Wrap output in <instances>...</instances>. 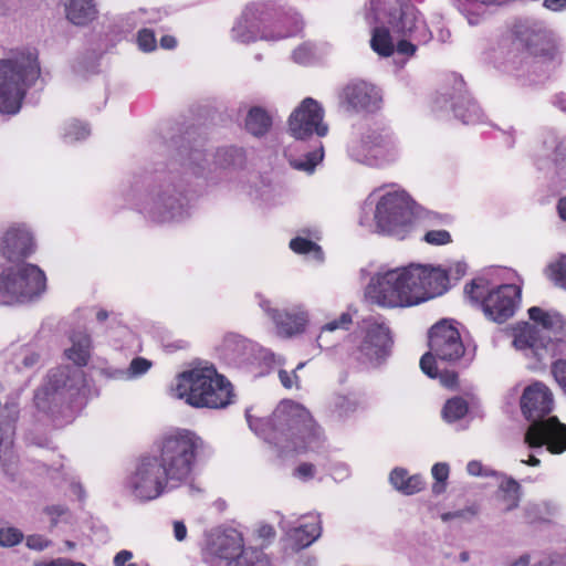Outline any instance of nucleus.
Masks as SVG:
<instances>
[{
  "label": "nucleus",
  "mask_w": 566,
  "mask_h": 566,
  "mask_svg": "<svg viewBox=\"0 0 566 566\" xmlns=\"http://www.w3.org/2000/svg\"><path fill=\"white\" fill-rule=\"evenodd\" d=\"M175 144L166 168L148 179L145 193L136 203L139 212L155 223L178 222L189 216L187 188L208 168L203 149L184 138Z\"/></svg>",
  "instance_id": "nucleus-1"
},
{
  "label": "nucleus",
  "mask_w": 566,
  "mask_h": 566,
  "mask_svg": "<svg viewBox=\"0 0 566 566\" xmlns=\"http://www.w3.org/2000/svg\"><path fill=\"white\" fill-rule=\"evenodd\" d=\"M202 440L189 430L166 436L158 453L140 458L127 478L125 489L136 501L146 502L160 496L166 490L186 482L195 467Z\"/></svg>",
  "instance_id": "nucleus-2"
},
{
  "label": "nucleus",
  "mask_w": 566,
  "mask_h": 566,
  "mask_svg": "<svg viewBox=\"0 0 566 566\" xmlns=\"http://www.w3.org/2000/svg\"><path fill=\"white\" fill-rule=\"evenodd\" d=\"M370 11L365 19L371 29L370 46L380 56L397 53L413 56L418 44H427L432 33L421 12L410 0H394V4L382 11L375 0H370Z\"/></svg>",
  "instance_id": "nucleus-3"
},
{
  "label": "nucleus",
  "mask_w": 566,
  "mask_h": 566,
  "mask_svg": "<svg viewBox=\"0 0 566 566\" xmlns=\"http://www.w3.org/2000/svg\"><path fill=\"white\" fill-rule=\"evenodd\" d=\"M446 275L424 265L411 264L378 272L371 277L366 295L384 307H406L443 294Z\"/></svg>",
  "instance_id": "nucleus-4"
},
{
  "label": "nucleus",
  "mask_w": 566,
  "mask_h": 566,
  "mask_svg": "<svg viewBox=\"0 0 566 566\" xmlns=\"http://www.w3.org/2000/svg\"><path fill=\"white\" fill-rule=\"evenodd\" d=\"M251 430L282 452L305 451L319 439L321 430L311 413L301 405L284 400L270 417L255 418L247 411Z\"/></svg>",
  "instance_id": "nucleus-5"
},
{
  "label": "nucleus",
  "mask_w": 566,
  "mask_h": 566,
  "mask_svg": "<svg viewBox=\"0 0 566 566\" xmlns=\"http://www.w3.org/2000/svg\"><path fill=\"white\" fill-rule=\"evenodd\" d=\"M553 408L549 388L535 381L527 386L521 397V409L531 422L525 432V443L532 449L546 446L548 452L560 454L566 451V424L556 417H546Z\"/></svg>",
  "instance_id": "nucleus-6"
},
{
  "label": "nucleus",
  "mask_w": 566,
  "mask_h": 566,
  "mask_svg": "<svg viewBox=\"0 0 566 566\" xmlns=\"http://www.w3.org/2000/svg\"><path fill=\"white\" fill-rule=\"evenodd\" d=\"M416 202L400 189L373 191L364 201L359 224L373 233L400 235L412 224Z\"/></svg>",
  "instance_id": "nucleus-7"
},
{
  "label": "nucleus",
  "mask_w": 566,
  "mask_h": 566,
  "mask_svg": "<svg viewBox=\"0 0 566 566\" xmlns=\"http://www.w3.org/2000/svg\"><path fill=\"white\" fill-rule=\"evenodd\" d=\"M40 73L35 51H10L0 59V113L17 114L28 88L35 83Z\"/></svg>",
  "instance_id": "nucleus-8"
},
{
  "label": "nucleus",
  "mask_w": 566,
  "mask_h": 566,
  "mask_svg": "<svg viewBox=\"0 0 566 566\" xmlns=\"http://www.w3.org/2000/svg\"><path fill=\"white\" fill-rule=\"evenodd\" d=\"M171 395L196 408H224L233 397L232 385L214 367H199L180 374Z\"/></svg>",
  "instance_id": "nucleus-9"
},
{
  "label": "nucleus",
  "mask_w": 566,
  "mask_h": 566,
  "mask_svg": "<svg viewBox=\"0 0 566 566\" xmlns=\"http://www.w3.org/2000/svg\"><path fill=\"white\" fill-rule=\"evenodd\" d=\"M465 353L458 328L449 321L442 319L429 331V352L420 359L421 370L430 378H439L446 387H452L457 374L447 370V365L459 361Z\"/></svg>",
  "instance_id": "nucleus-10"
},
{
  "label": "nucleus",
  "mask_w": 566,
  "mask_h": 566,
  "mask_svg": "<svg viewBox=\"0 0 566 566\" xmlns=\"http://www.w3.org/2000/svg\"><path fill=\"white\" fill-rule=\"evenodd\" d=\"M528 315L532 321L541 324L543 329L525 323L515 332L514 347L523 352L525 356L534 357L537 361L564 354L566 352V343L559 338L552 339L545 335L546 332L563 326L562 316L558 313L545 312L537 306L531 307Z\"/></svg>",
  "instance_id": "nucleus-11"
},
{
  "label": "nucleus",
  "mask_w": 566,
  "mask_h": 566,
  "mask_svg": "<svg viewBox=\"0 0 566 566\" xmlns=\"http://www.w3.org/2000/svg\"><path fill=\"white\" fill-rule=\"evenodd\" d=\"M347 155L357 164L382 169L400 158L401 147L398 138L388 128H371L349 142Z\"/></svg>",
  "instance_id": "nucleus-12"
},
{
  "label": "nucleus",
  "mask_w": 566,
  "mask_h": 566,
  "mask_svg": "<svg viewBox=\"0 0 566 566\" xmlns=\"http://www.w3.org/2000/svg\"><path fill=\"white\" fill-rule=\"evenodd\" d=\"M46 286L44 272L34 264H0V305L25 303L39 297Z\"/></svg>",
  "instance_id": "nucleus-13"
},
{
  "label": "nucleus",
  "mask_w": 566,
  "mask_h": 566,
  "mask_svg": "<svg viewBox=\"0 0 566 566\" xmlns=\"http://www.w3.org/2000/svg\"><path fill=\"white\" fill-rule=\"evenodd\" d=\"M207 566H271L270 558L261 549L245 547L244 538L237 530L217 535L203 551Z\"/></svg>",
  "instance_id": "nucleus-14"
},
{
  "label": "nucleus",
  "mask_w": 566,
  "mask_h": 566,
  "mask_svg": "<svg viewBox=\"0 0 566 566\" xmlns=\"http://www.w3.org/2000/svg\"><path fill=\"white\" fill-rule=\"evenodd\" d=\"M465 293L482 303L484 314L496 323H503L513 316L521 291L514 284H503L489 289L485 279L479 277L465 286Z\"/></svg>",
  "instance_id": "nucleus-15"
},
{
  "label": "nucleus",
  "mask_w": 566,
  "mask_h": 566,
  "mask_svg": "<svg viewBox=\"0 0 566 566\" xmlns=\"http://www.w3.org/2000/svg\"><path fill=\"white\" fill-rule=\"evenodd\" d=\"M524 41L530 53L525 67L531 83L546 78L558 63V49L552 31L534 25L526 30Z\"/></svg>",
  "instance_id": "nucleus-16"
},
{
  "label": "nucleus",
  "mask_w": 566,
  "mask_h": 566,
  "mask_svg": "<svg viewBox=\"0 0 566 566\" xmlns=\"http://www.w3.org/2000/svg\"><path fill=\"white\" fill-rule=\"evenodd\" d=\"M84 387V373L78 368L59 367L52 369L46 382L34 396L35 403L41 410H49L51 405L72 403Z\"/></svg>",
  "instance_id": "nucleus-17"
},
{
  "label": "nucleus",
  "mask_w": 566,
  "mask_h": 566,
  "mask_svg": "<svg viewBox=\"0 0 566 566\" xmlns=\"http://www.w3.org/2000/svg\"><path fill=\"white\" fill-rule=\"evenodd\" d=\"M279 8L270 1L248 3L231 30L234 41L251 43L259 39L271 40L273 34L266 32V27L274 24Z\"/></svg>",
  "instance_id": "nucleus-18"
},
{
  "label": "nucleus",
  "mask_w": 566,
  "mask_h": 566,
  "mask_svg": "<svg viewBox=\"0 0 566 566\" xmlns=\"http://www.w3.org/2000/svg\"><path fill=\"white\" fill-rule=\"evenodd\" d=\"M289 130L300 140L326 136L328 126L324 123V109L321 104L312 97L304 98L290 115Z\"/></svg>",
  "instance_id": "nucleus-19"
},
{
  "label": "nucleus",
  "mask_w": 566,
  "mask_h": 566,
  "mask_svg": "<svg viewBox=\"0 0 566 566\" xmlns=\"http://www.w3.org/2000/svg\"><path fill=\"white\" fill-rule=\"evenodd\" d=\"M360 329L364 336L358 347L359 359L370 364H379L389 355L391 345L389 328L384 322L369 316L361 321Z\"/></svg>",
  "instance_id": "nucleus-20"
},
{
  "label": "nucleus",
  "mask_w": 566,
  "mask_h": 566,
  "mask_svg": "<svg viewBox=\"0 0 566 566\" xmlns=\"http://www.w3.org/2000/svg\"><path fill=\"white\" fill-rule=\"evenodd\" d=\"M258 346L238 334H227L219 347V355L224 363L235 368H247L258 359Z\"/></svg>",
  "instance_id": "nucleus-21"
},
{
  "label": "nucleus",
  "mask_w": 566,
  "mask_h": 566,
  "mask_svg": "<svg viewBox=\"0 0 566 566\" xmlns=\"http://www.w3.org/2000/svg\"><path fill=\"white\" fill-rule=\"evenodd\" d=\"M259 304L274 323L279 335L293 337L305 331L308 322V314L301 306L280 311L277 308H273L270 301L265 298H261Z\"/></svg>",
  "instance_id": "nucleus-22"
},
{
  "label": "nucleus",
  "mask_w": 566,
  "mask_h": 566,
  "mask_svg": "<svg viewBox=\"0 0 566 566\" xmlns=\"http://www.w3.org/2000/svg\"><path fill=\"white\" fill-rule=\"evenodd\" d=\"M454 94L450 97V107L464 124H476L483 119V112L480 106L473 101L464 90V82L462 78L454 80ZM449 101L447 98L437 99L440 108H444Z\"/></svg>",
  "instance_id": "nucleus-23"
},
{
  "label": "nucleus",
  "mask_w": 566,
  "mask_h": 566,
  "mask_svg": "<svg viewBox=\"0 0 566 566\" xmlns=\"http://www.w3.org/2000/svg\"><path fill=\"white\" fill-rule=\"evenodd\" d=\"M33 248V238L25 227H10L0 240V252L8 260L27 256Z\"/></svg>",
  "instance_id": "nucleus-24"
},
{
  "label": "nucleus",
  "mask_w": 566,
  "mask_h": 566,
  "mask_svg": "<svg viewBox=\"0 0 566 566\" xmlns=\"http://www.w3.org/2000/svg\"><path fill=\"white\" fill-rule=\"evenodd\" d=\"M343 96L348 105L357 111L376 108L380 98L376 87L366 82L348 84L343 91Z\"/></svg>",
  "instance_id": "nucleus-25"
},
{
  "label": "nucleus",
  "mask_w": 566,
  "mask_h": 566,
  "mask_svg": "<svg viewBox=\"0 0 566 566\" xmlns=\"http://www.w3.org/2000/svg\"><path fill=\"white\" fill-rule=\"evenodd\" d=\"M358 408V401L348 395L340 392L331 394L323 406L324 413L331 420H344Z\"/></svg>",
  "instance_id": "nucleus-26"
},
{
  "label": "nucleus",
  "mask_w": 566,
  "mask_h": 566,
  "mask_svg": "<svg viewBox=\"0 0 566 566\" xmlns=\"http://www.w3.org/2000/svg\"><path fill=\"white\" fill-rule=\"evenodd\" d=\"M321 533L322 526L318 516L311 517L310 522L286 530V535L296 551L310 546L321 536Z\"/></svg>",
  "instance_id": "nucleus-27"
},
{
  "label": "nucleus",
  "mask_w": 566,
  "mask_h": 566,
  "mask_svg": "<svg viewBox=\"0 0 566 566\" xmlns=\"http://www.w3.org/2000/svg\"><path fill=\"white\" fill-rule=\"evenodd\" d=\"M389 482L395 490L405 495H412L418 493L426 485L422 475H410L403 468H395L389 474Z\"/></svg>",
  "instance_id": "nucleus-28"
},
{
  "label": "nucleus",
  "mask_w": 566,
  "mask_h": 566,
  "mask_svg": "<svg viewBox=\"0 0 566 566\" xmlns=\"http://www.w3.org/2000/svg\"><path fill=\"white\" fill-rule=\"evenodd\" d=\"M71 347L65 349L66 357L77 366H85L91 356V337L84 331H75L70 336Z\"/></svg>",
  "instance_id": "nucleus-29"
},
{
  "label": "nucleus",
  "mask_w": 566,
  "mask_h": 566,
  "mask_svg": "<svg viewBox=\"0 0 566 566\" xmlns=\"http://www.w3.org/2000/svg\"><path fill=\"white\" fill-rule=\"evenodd\" d=\"M501 481L497 489V499L503 504V511L510 512L518 507L522 496V489L520 483L504 474L499 475Z\"/></svg>",
  "instance_id": "nucleus-30"
},
{
  "label": "nucleus",
  "mask_w": 566,
  "mask_h": 566,
  "mask_svg": "<svg viewBox=\"0 0 566 566\" xmlns=\"http://www.w3.org/2000/svg\"><path fill=\"white\" fill-rule=\"evenodd\" d=\"M272 122V116L266 109L253 106L247 114L244 127L251 135L262 137L270 132Z\"/></svg>",
  "instance_id": "nucleus-31"
},
{
  "label": "nucleus",
  "mask_w": 566,
  "mask_h": 566,
  "mask_svg": "<svg viewBox=\"0 0 566 566\" xmlns=\"http://www.w3.org/2000/svg\"><path fill=\"white\" fill-rule=\"evenodd\" d=\"M97 13L94 0H69L66 18L75 25H85Z\"/></svg>",
  "instance_id": "nucleus-32"
},
{
  "label": "nucleus",
  "mask_w": 566,
  "mask_h": 566,
  "mask_svg": "<svg viewBox=\"0 0 566 566\" xmlns=\"http://www.w3.org/2000/svg\"><path fill=\"white\" fill-rule=\"evenodd\" d=\"M245 163V153L243 148L237 146H226L217 149L213 165L216 168L228 169L239 168Z\"/></svg>",
  "instance_id": "nucleus-33"
},
{
  "label": "nucleus",
  "mask_w": 566,
  "mask_h": 566,
  "mask_svg": "<svg viewBox=\"0 0 566 566\" xmlns=\"http://www.w3.org/2000/svg\"><path fill=\"white\" fill-rule=\"evenodd\" d=\"M274 24L287 25L289 28L285 32H279L276 35L271 36V40H280L295 35L303 29L304 23L298 12L293 9L283 10L279 8V15L276 17Z\"/></svg>",
  "instance_id": "nucleus-34"
},
{
  "label": "nucleus",
  "mask_w": 566,
  "mask_h": 566,
  "mask_svg": "<svg viewBox=\"0 0 566 566\" xmlns=\"http://www.w3.org/2000/svg\"><path fill=\"white\" fill-rule=\"evenodd\" d=\"M323 158L324 149L322 143L319 142L314 150L308 151L297 158H291L290 165L296 170L304 171L306 174H313L316 166L323 160Z\"/></svg>",
  "instance_id": "nucleus-35"
},
{
  "label": "nucleus",
  "mask_w": 566,
  "mask_h": 566,
  "mask_svg": "<svg viewBox=\"0 0 566 566\" xmlns=\"http://www.w3.org/2000/svg\"><path fill=\"white\" fill-rule=\"evenodd\" d=\"M545 156L549 157L555 165L566 160V136L558 139L553 132H548L543 140Z\"/></svg>",
  "instance_id": "nucleus-36"
},
{
  "label": "nucleus",
  "mask_w": 566,
  "mask_h": 566,
  "mask_svg": "<svg viewBox=\"0 0 566 566\" xmlns=\"http://www.w3.org/2000/svg\"><path fill=\"white\" fill-rule=\"evenodd\" d=\"M469 411L467 400L461 397H453L447 400L443 409L442 417L447 422H454L462 419Z\"/></svg>",
  "instance_id": "nucleus-37"
},
{
  "label": "nucleus",
  "mask_w": 566,
  "mask_h": 566,
  "mask_svg": "<svg viewBox=\"0 0 566 566\" xmlns=\"http://www.w3.org/2000/svg\"><path fill=\"white\" fill-rule=\"evenodd\" d=\"M90 133L91 130L85 124L72 119L64 124L62 138L66 144H73L85 139Z\"/></svg>",
  "instance_id": "nucleus-38"
},
{
  "label": "nucleus",
  "mask_w": 566,
  "mask_h": 566,
  "mask_svg": "<svg viewBox=\"0 0 566 566\" xmlns=\"http://www.w3.org/2000/svg\"><path fill=\"white\" fill-rule=\"evenodd\" d=\"M290 248L298 254H313L317 261L323 260V252L313 240L298 235L291 240Z\"/></svg>",
  "instance_id": "nucleus-39"
},
{
  "label": "nucleus",
  "mask_w": 566,
  "mask_h": 566,
  "mask_svg": "<svg viewBox=\"0 0 566 566\" xmlns=\"http://www.w3.org/2000/svg\"><path fill=\"white\" fill-rule=\"evenodd\" d=\"M548 277L559 287L566 290V255L549 264Z\"/></svg>",
  "instance_id": "nucleus-40"
},
{
  "label": "nucleus",
  "mask_w": 566,
  "mask_h": 566,
  "mask_svg": "<svg viewBox=\"0 0 566 566\" xmlns=\"http://www.w3.org/2000/svg\"><path fill=\"white\" fill-rule=\"evenodd\" d=\"M428 270L430 271H441L444 275H446V284H444V290H443V293L448 290L449 287V283L451 280L453 281H458L460 280L467 272V264L464 262H455L454 264H452L448 270H443L441 268H433V266H427L424 265Z\"/></svg>",
  "instance_id": "nucleus-41"
},
{
  "label": "nucleus",
  "mask_w": 566,
  "mask_h": 566,
  "mask_svg": "<svg viewBox=\"0 0 566 566\" xmlns=\"http://www.w3.org/2000/svg\"><path fill=\"white\" fill-rule=\"evenodd\" d=\"M23 539V533L15 527H1L0 528V546L12 547L20 544Z\"/></svg>",
  "instance_id": "nucleus-42"
},
{
  "label": "nucleus",
  "mask_w": 566,
  "mask_h": 566,
  "mask_svg": "<svg viewBox=\"0 0 566 566\" xmlns=\"http://www.w3.org/2000/svg\"><path fill=\"white\" fill-rule=\"evenodd\" d=\"M432 476L436 479V483L432 485V491L436 494H440L444 490V482L449 476V465L447 463H436L432 467Z\"/></svg>",
  "instance_id": "nucleus-43"
},
{
  "label": "nucleus",
  "mask_w": 566,
  "mask_h": 566,
  "mask_svg": "<svg viewBox=\"0 0 566 566\" xmlns=\"http://www.w3.org/2000/svg\"><path fill=\"white\" fill-rule=\"evenodd\" d=\"M352 315L349 313H343L338 319H334L322 327V332L317 337V340L321 342L323 339V335L326 332H334L336 329L347 331L352 324Z\"/></svg>",
  "instance_id": "nucleus-44"
},
{
  "label": "nucleus",
  "mask_w": 566,
  "mask_h": 566,
  "mask_svg": "<svg viewBox=\"0 0 566 566\" xmlns=\"http://www.w3.org/2000/svg\"><path fill=\"white\" fill-rule=\"evenodd\" d=\"M551 373L557 385L566 394V358L554 360L551 366Z\"/></svg>",
  "instance_id": "nucleus-45"
},
{
  "label": "nucleus",
  "mask_w": 566,
  "mask_h": 566,
  "mask_svg": "<svg viewBox=\"0 0 566 566\" xmlns=\"http://www.w3.org/2000/svg\"><path fill=\"white\" fill-rule=\"evenodd\" d=\"M294 62L298 64H307L314 57V48L310 43H303L297 46L292 54Z\"/></svg>",
  "instance_id": "nucleus-46"
},
{
  "label": "nucleus",
  "mask_w": 566,
  "mask_h": 566,
  "mask_svg": "<svg viewBox=\"0 0 566 566\" xmlns=\"http://www.w3.org/2000/svg\"><path fill=\"white\" fill-rule=\"evenodd\" d=\"M255 534L258 539L261 541V546L266 547L269 546L275 538L276 532L274 527L266 523H261L258 525L255 530Z\"/></svg>",
  "instance_id": "nucleus-47"
},
{
  "label": "nucleus",
  "mask_w": 566,
  "mask_h": 566,
  "mask_svg": "<svg viewBox=\"0 0 566 566\" xmlns=\"http://www.w3.org/2000/svg\"><path fill=\"white\" fill-rule=\"evenodd\" d=\"M44 513L50 517L52 526H55L61 521H65L70 515L69 509L63 505L46 506Z\"/></svg>",
  "instance_id": "nucleus-48"
},
{
  "label": "nucleus",
  "mask_w": 566,
  "mask_h": 566,
  "mask_svg": "<svg viewBox=\"0 0 566 566\" xmlns=\"http://www.w3.org/2000/svg\"><path fill=\"white\" fill-rule=\"evenodd\" d=\"M424 241L432 245H444L451 242V234L447 230H430L424 234Z\"/></svg>",
  "instance_id": "nucleus-49"
},
{
  "label": "nucleus",
  "mask_w": 566,
  "mask_h": 566,
  "mask_svg": "<svg viewBox=\"0 0 566 566\" xmlns=\"http://www.w3.org/2000/svg\"><path fill=\"white\" fill-rule=\"evenodd\" d=\"M138 46L145 52H150L156 48V38L153 31L143 29L137 36Z\"/></svg>",
  "instance_id": "nucleus-50"
},
{
  "label": "nucleus",
  "mask_w": 566,
  "mask_h": 566,
  "mask_svg": "<svg viewBox=\"0 0 566 566\" xmlns=\"http://www.w3.org/2000/svg\"><path fill=\"white\" fill-rule=\"evenodd\" d=\"M150 366H151V363L149 360H147L146 358H143V357L134 358L130 361L129 368L127 370L128 378H134V377L144 375L145 373L148 371Z\"/></svg>",
  "instance_id": "nucleus-51"
},
{
  "label": "nucleus",
  "mask_w": 566,
  "mask_h": 566,
  "mask_svg": "<svg viewBox=\"0 0 566 566\" xmlns=\"http://www.w3.org/2000/svg\"><path fill=\"white\" fill-rule=\"evenodd\" d=\"M467 471L470 475L473 476H489V475H500V473L485 469L481 462L479 461H470L467 465Z\"/></svg>",
  "instance_id": "nucleus-52"
},
{
  "label": "nucleus",
  "mask_w": 566,
  "mask_h": 566,
  "mask_svg": "<svg viewBox=\"0 0 566 566\" xmlns=\"http://www.w3.org/2000/svg\"><path fill=\"white\" fill-rule=\"evenodd\" d=\"M25 545L30 549L41 552L50 545V541L42 535L33 534L27 537Z\"/></svg>",
  "instance_id": "nucleus-53"
},
{
  "label": "nucleus",
  "mask_w": 566,
  "mask_h": 566,
  "mask_svg": "<svg viewBox=\"0 0 566 566\" xmlns=\"http://www.w3.org/2000/svg\"><path fill=\"white\" fill-rule=\"evenodd\" d=\"M279 379H280L281 384L287 389H290L294 386L298 387V376L295 373V370L289 373L285 369H280L279 370Z\"/></svg>",
  "instance_id": "nucleus-54"
},
{
  "label": "nucleus",
  "mask_w": 566,
  "mask_h": 566,
  "mask_svg": "<svg viewBox=\"0 0 566 566\" xmlns=\"http://www.w3.org/2000/svg\"><path fill=\"white\" fill-rule=\"evenodd\" d=\"M133 553L127 549L119 551L114 557L115 566H142L136 563H132Z\"/></svg>",
  "instance_id": "nucleus-55"
},
{
  "label": "nucleus",
  "mask_w": 566,
  "mask_h": 566,
  "mask_svg": "<svg viewBox=\"0 0 566 566\" xmlns=\"http://www.w3.org/2000/svg\"><path fill=\"white\" fill-rule=\"evenodd\" d=\"M315 475V467L312 463H301L295 469V476L301 480L307 481Z\"/></svg>",
  "instance_id": "nucleus-56"
},
{
  "label": "nucleus",
  "mask_w": 566,
  "mask_h": 566,
  "mask_svg": "<svg viewBox=\"0 0 566 566\" xmlns=\"http://www.w3.org/2000/svg\"><path fill=\"white\" fill-rule=\"evenodd\" d=\"M12 441L10 438L0 437V463H4L11 451Z\"/></svg>",
  "instance_id": "nucleus-57"
},
{
  "label": "nucleus",
  "mask_w": 566,
  "mask_h": 566,
  "mask_svg": "<svg viewBox=\"0 0 566 566\" xmlns=\"http://www.w3.org/2000/svg\"><path fill=\"white\" fill-rule=\"evenodd\" d=\"M174 536L178 542L186 539L187 537V527L182 521H174Z\"/></svg>",
  "instance_id": "nucleus-58"
},
{
  "label": "nucleus",
  "mask_w": 566,
  "mask_h": 566,
  "mask_svg": "<svg viewBox=\"0 0 566 566\" xmlns=\"http://www.w3.org/2000/svg\"><path fill=\"white\" fill-rule=\"evenodd\" d=\"M46 566H86V565L82 562H74L69 558L60 557V558L51 560Z\"/></svg>",
  "instance_id": "nucleus-59"
},
{
  "label": "nucleus",
  "mask_w": 566,
  "mask_h": 566,
  "mask_svg": "<svg viewBox=\"0 0 566 566\" xmlns=\"http://www.w3.org/2000/svg\"><path fill=\"white\" fill-rule=\"evenodd\" d=\"M544 7L552 11L566 9V0H544Z\"/></svg>",
  "instance_id": "nucleus-60"
},
{
  "label": "nucleus",
  "mask_w": 566,
  "mask_h": 566,
  "mask_svg": "<svg viewBox=\"0 0 566 566\" xmlns=\"http://www.w3.org/2000/svg\"><path fill=\"white\" fill-rule=\"evenodd\" d=\"M39 361V355L36 353H28L23 359L22 364L24 367H32Z\"/></svg>",
  "instance_id": "nucleus-61"
},
{
  "label": "nucleus",
  "mask_w": 566,
  "mask_h": 566,
  "mask_svg": "<svg viewBox=\"0 0 566 566\" xmlns=\"http://www.w3.org/2000/svg\"><path fill=\"white\" fill-rule=\"evenodd\" d=\"M553 104L566 113V94L559 93L554 96Z\"/></svg>",
  "instance_id": "nucleus-62"
},
{
  "label": "nucleus",
  "mask_w": 566,
  "mask_h": 566,
  "mask_svg": "<svg viewBox=\"0 0 566 566\" xmlns=\"http://www.w3.org/2000/svg\"><path fill=\"white\" fill-rule=\"evenodd\" d=\"M531 556L528 554H523L514 562H512L509 566H530Z\"/></svg>",
  "instance_id": "nucleus-63"
},
{
  "label": "nucleus",
  "mask_w": 566,
  "mask_h": 566,
  "mask_svg": "<svg viewBox=\"0 0 566 566\" xmlns=\"http://www.w3.org/2000/svg\"><path fill=\"white\" fill-rule=\"evenodd\" d=\"M557 211L560 219L566 221V197L558 200Z\"/></svg>",
  "instance_id": "nucleus-64"
}]
</instances>
